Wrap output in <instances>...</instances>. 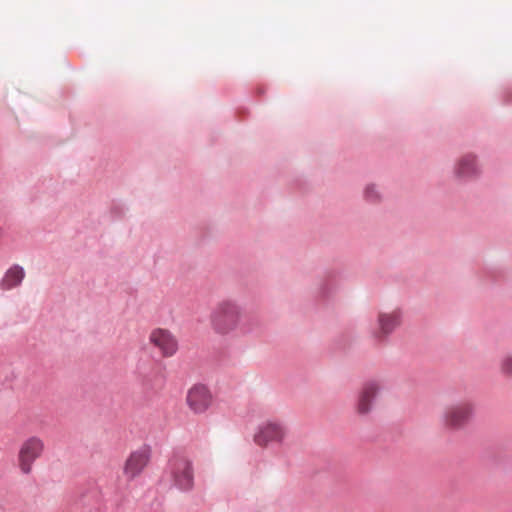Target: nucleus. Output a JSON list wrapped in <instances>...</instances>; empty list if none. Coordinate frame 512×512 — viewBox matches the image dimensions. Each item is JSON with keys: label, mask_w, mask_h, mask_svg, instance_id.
Here are the masks:
<instances>
[{"label": "nucleus", "mask_w": 512, "mask_h": 512, "mask_svg": "<svg viewBox=\"0 0 512 512\" xmlns=\"http://www.w3.org/2000/svg\"><path fill=\"white\" fill-rule=\"evenodd\" d=\"M25 277L24 269L19 265H13L4 274L0 281V288L4 291L11 290L21 284Z\"/></svg>", "instance_id": "nucleus-11"}, {"label": "nucleus", "mask_w": 512, "mask_h": 512, "mask_svg": "<svg viewBox=\"0 0 512 512\" xmlns=\"http://www.w3.org/2000/svg\"><path fill=\"white\" fill-rule=\"evenodd\" d=\"M474 411L475 406L470 401H460L447 405L440 415L441 424L449 432L460 431L472 420Z\"/></svg>", "instance_id": "nucleus-2"}, {"label": "nucleus", "mask_w": 512, "mask_h": 512, "mask_svg": "<svg viewBox=\"0 0 512 512\" xmlns=\"http://www.w3.org/2000/svg\"><path fill=\"white\" fill-rule=\"evenodd\" d=\"M169 471L175 486L181 490H189L193 486V468L191 461L179 454H175L169 461Z\"/></svg>", "instance_id": "nucleus-4"}, {"label": "nucleus", "mask_w": 512, "mask_h": 512, "mask_svg": "<svg viewBox=\"0 0 512 512\" xmlns=\"http://www.w3.org/2000/svg\"><path fill=\"white\" fill-rule=\"evenodd\" d=\"M364 197L367 201L374 203L380 200L381 195L377 187L374 184H370L364 190Z\"/></svg>", "instance_id": "nucleus-14"}, {"label": "nucleus", "mask_w": 512, "mask_h": 512, "mask_svg": "<svg viewBox=\"0 0 512 512\" xmlns=\"http://www.w3.org/2000/svg\"><path fill=\"white\" fill-rule=\"evenodd\" d=\"M213 402L211 391L202 384L192 386L186 395V404L194 414L205 413Z\"/></svg>", "instance_id": "nucleus-7"}, {"label": "nucleus", "mask_w": 512, "mask_h": 512, "mask_svg": "<svg viewBox=\"0 0 512 512\" xmlns=\"http://www.w3.org/2000/svg\"><path fill=\"white\" fill-rule=\"evenodd\" d=\"M499 370L505 377L512 378V354H507L501 358Z\"/></svg>", "instance_id": "nucleus-13"}, {"label": "nucleus", "mask_w": 512, "mask_h": 512, "mask_svg": "<svg viewBox=\"0 0 512 512\" xmlns=\"http://www.w3.org/2000/svg\"><path fill=\"white\" fill-rule=\"evenodd\" d=\"M151 453V447L148 445H142L132 451L124 463V476L129 480L139 476L149 464Z\"/></svg>", "instance_id": "nucleus-6"}, {"label": "nucleus", "mask_w": 512, "mask_h": 512, "mask_svg": "<svg viewBox=\"0 0 512 512\" xmlns=\"http://www.w3.org/2000/svg\"><path fill=\"white\" fill-rule=\"evenodd\" d=\"M374 399L366 397L364 400V406L361 405V393H359L357 405H356V411L358 414L366 415L368 414L372 409V402Z\"/></svg>", "instance_id": "nucleus-15"}, {"label": "nucleus", "mask_w": 512, "mask_h": 512, "mask_svg": "<svg viewBox=\"0 0 512 512\" xmlns=\"http://www.w3.org/2000/svg\"><path fill=\"white\" fill-rule=\"evenodd\" d=\"M402 313L399 309L389 312H380L377 318V328L373 335L379 340H385L396 328L401 325Z\"/></svg>", "instance_id": "nucleus-9"}, {"label": "nucleus", "mask_w": 512, "mask_h": 512, "mask_svg": "<svg viewBox=\"0 0 512 512\" xmlns=\"http://www.w3.org/2000/svg\"><path fill=\"white\" fill-rule=\"evenodd\" d=\"M149 342L156 347L162 356L171 357L178 350V341L168 329L155 328L149 334Z\"/></svg>", "instance_id": "nucleus-8"}, {"label": "nucleus", "mask_w": 512, "mask_h": 512, "mask_svg": "<svg viewBox=\"0 0 512 512\" xmlns=\"http://www.w3.org/2000/svg\"><path fill=\"white\" fill-rule=\"evenodd\" d=\"M381 389V384L377 380H370L364 383L361 393V405L364 406V400L366 397L374 399Z\"/></svg>", "instance_id": "nucleus-12"}, {"label": "nucleus", "mask_w": 512, "mask_h": 512, "mask_svg": "<svg viewBox=\"0 0 512 512\" xmlns=\"http://www.w3.org/2000/svg\"><path fill=\"white\" fill-rule=\"evenodd\" d=\"M287 436L286 426L277 421L262 423L254 435V441L258 446L266 447L271 443L281 444Z\"/></svg>", "instance_id": "nucleus-5"}, {"label": "nucleus", "mask_w": 512, "mask_h": 512, "mask_svg": "<svg viewBox=\"0 0 512 512\" xmlns=\"http://www.w3.org/2000/svg\"><path fill=\"white\" fill-rule=\"evenodd\" d=\"M45 451V443L39 436H30L20 445L17 460L20 471L29 474L34 462L41 458Z\"/></svg>", "instance_id": "nucleus-3"}, {"label": "nucleus", "mask_w": 512, "mask_h": 512, "mask_svg": "<svg viewBox=\"0 0 512 512\" xmlns=\"http://www.w3.org/2000/svg\"><path fill=\"white\" fill-rule=\"evenodd\" d=\"M209 324L214 334L220 337L244 336L253 332L257 321L245 315L242 307L232 299L218 302L209 315Z\"/></svg>", "instance_id": "nucleus-1"}, {"label": "nucleus", "mask_w": 512, "mask_h": 512, "mask_svg": "<svg viewBox=\"0 0 512 512\" xmlns=\"http://www.w3.org/2000/svg\"><path fill=\"white\" fill-rule=\"evenodd\" d=\"M480 169L478 167L476 157L472 154L462 156L454 167V174L462 180L472 179L478 176Z\"/></svg>", "instance_id": "nucleus-10"}]
</instances>
